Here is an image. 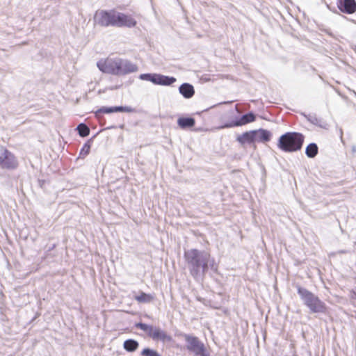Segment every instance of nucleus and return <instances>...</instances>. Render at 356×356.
I'll return each instance as SVG.
<instances>
[{
	"instance_id": "nucleus-9",
	"label": "nucleus",
	"mask_w": 356,
	"mask_h": 356,
	"mask_svg": "<svg viewBox=\"0 0 356 356\" xmlns=\"http://www.w3.org/2000/svg\"><path fill=\"white\" fill-rule=\"evenodd\" d=\"M117 112L124 113H134L135 109L131 106H113V107H105L103 106L99 108L95 113V117L99 118L101 114H108Z\"/></svg>"
},
{
	"instance_id": "nucleus-3",
	"label": "nucleus",
	"mask_w": 356,
	"mask_h": 356,
	"mask_svg": "<svg viewBox=\"0 0 356 356\" xmlns=\"http://www.w3.org/2000/svg\"><path fill=\"white\" fill-rule=\"evenodd\" d=\"M297 290L304 304L312 312L325 313L327 312V306L325 302L312 292L301 286H298Z\"/></svg>"
},
{
	"instance_id": "nucleus-23",
	"label": "nucleus",
	"mask_w": 356,
	"mask_h": 356,
	"mask_svg": "<svg viewBox=\"0 0 356 356\" xmlns=\"http://www.w3.org/2000/svg\"><path fill=\"white\" fill-rule=\"evenodd\" d=\"M142 356H161L159 353L150 348H144L141 352Z\"/></svg>"
},
{
	"instance_id": "nucleus-8",
	"label": "nucleus",
	"mask_w": 356,
	"mask_h": 356,
	"mask_svg": "<svg viewBox=\"0 0 356 356\" xmlns=\"http://www.w3.org/2000/svg\"><path fill=\"white\" fill-rule=\"evenodd\" d=\"M18 163L15 156L6 147L0 148V167L4 169H14Z\"/></svg>"
},
{
	"instance_id": "nucleus-2",
	"label": "nucleus",
	"mask_w": 356,
	"mask_h": 356,
	"mask_svg": "<svg viewBox=\"0 0 356 356\" xmlns=\"http://www.w3.org/2000/svg\"><path fill=\"white\" fill-rule=\"evenodd\" d=\"M305 136L298 132H287L282 135L277 142V147L286 152H293L301 149Z\"/></svg>"
},
{
	"instance_id": "nucleus-16",
	"label": "nucleus",
	"mask_w": 356,
	"mask_h": 356,
	"mask_svg": "<svg viewBox=\"0 0 356 356\" xmlns=\"http://www.w3.org/2000/svg\"><path fill=\"white\" fill-rule=\"evenodd\" d=\"M179 92L185 98L189 99L194 95L195 90L192 85L189 83H183L179 87Z\"/></svg>"
},
{
	"instance_id": "nucleus-13",
	"label": "nucleus",
	"mask_w": 356,
	"mask_h": 356,
	"mask_svg": "<svg viewBox=\"0 0 356 356\" xmlns=\"http://www.w3.org/2000/svg\"><path fill=\"white\" fill-rule=\"evenodd\" d=\"M255 142L266 143L270 140L272 134L270 131L260 129L258 130H254Z\"/></svg>"
},
{
	"instance_id": "nucleus-10",
	"label": "nucleus",
	"mask_w": 356,
	"mask_h": 356,
	"mask_svg": "<svg viewBox=\"0 0 356 356\" xmlns=\"http://www.w3.org/2000/svg\"><path fill=\"white\" fill-rule=\"evenodd\" d=\"M137 24L136 19L131 15L118 13L116 27H135Z\"/></svg>"
},
{
	"instance_id": "nucleus-25",
	"label": "nucleus",
	"mask_w": 356,
	"mask_h": 356,
	"mask_svg": "<svg viewBox=\"0 0 356 356\" xmlns=\"http://www.w3.org/2000/svg\"><path fill=\"white\" fill-rule=\"evenodd\" d=\"M90 150V145L86 143L81 149V154L87 155L89 154Z\"/></svg>"
},
{
	"instance_id": "nucleus-18",
	"label": "nucleus",
	"mask_w": 356,
	"mask_h": 356,
	"mask_svg": "<svg viewBox=\"0 0 356 356\" xmlns=\"http://www.w3.org/2000/svg\"><path fill=\"white\" fill-rule=\"evenodd\" d=\"M134 299L139 303H149L154 300V297L152 294L140 292L138 296L134 297Z\"/></svg>"
},
{
	"instance_id": "nucleus-21",
	"label": "nucleus",
	"mask_w": 356,
	"mask_h": 356,
	"mask_svg": "<svg viewBox=\"0 0 356 356\" xmlns=\"http://www.w3.org/2000/svg\"><path fill=\"white\" fill-rule=\"evenodd\" d=\"M255 119H256L255 115L252 113H249L243 115L241 118L239 122L236 124L237 125L246 124L248 123L254 122L255 120Z\"/></svg>"
},
{
	"instance_id": "nucleus-19",
	"label": "nucleus",
	"mask_w": 356,
	"mask_h": 356,
	"mask_svg": "<svg viewBox=\"0 0 356 356\" xmlns=\"http://www.w3.org/2000/svg\"><path fill=\"white\" fill-rule=\"evenodd\" d=\"M138 343L134 339H127L124 342V348L129 352H134L138 348Z\"/></svg>"
},
{
	"instance_id": "nucleus-12",
	"label": "nucleus",
	"mask_w": 356,
	"mask_h": 356,
	"mask_svg": "<svg viewBox=\"0 0 356 356\" xmlns=\"http://www.w3.org/2000/svg\"><path fill=\"white\" fill-rule=\"evenodd\" d=\"M119 63L118 75H125L138 70V66L129 60L119 58Z\"/></svg>"
},
{
	"instance_id": "nucleus-20",
	"label": "nucleus",
	"mask_w": 356,
	"mask_h": 356,
	"mask_svg": "<svg viewBox=\"0 0 356 356\" xmlns=\"http://www.w3.org/2000/svg\"><path fill=\"white\" fill-rule=\"evenodd\" d=\"M318 148L316 144L310 143L306 147L305 153L309 158H314L318 154Z\"/></svg>"
},
{
	"instance_id": "nucleus-14",
	"label": "nucleus",
	"mask_w": 356,
	"mask_h": 356,
	"mask_svg": "<svg viewBox=\"0 0 356 356\" xmlns=\"http://www.w3.org/2000/svg\"><path fill=\"white\" fill-rule=\"evenodd\" d=\"M254 132L253 131H249L238 135L236 138V140L241 145L251 144L255 143Z\"/></svg>"
},
{
	"instance_id": "nucleus-1",
	"label": "nucleus",
	"mask_w": 356,
	"mask_h": 356,
	"mask_svg": "<svg viewBox=\"0 0 356 356\" xmlns=\"http://www.w3.org/2000/svg\"><path fill=\"white\" fill-rule=\"evenodd\" d=\"M184 258L189 266L191 275L197 278L200 273L203 275L208 270L209 264L213 262L210 253L191 249L184 252Z\"/></svg>"
},
{
	"instance_id": "nucleus-4",
	"label": "nucleus",
	"mask_w": 356,
	"mask_h": 356,
	"mask_svg": "<svg viewBox=\"0 0 356 356\" xmlns=\"http://www.w3.org/2000/svg\"><path fill=\"white\" fill-rule=\"evenodd\" d=\"M118 13L115 9L97 10L94 15L95 23L100 26H116Z\"/></svg>"
},
{
	"instance_id": "nucleus-11",
	"label": "nucleus",
	"mask_w": 356,
	"mask_h": 356,
	"mask_svg": "<svg viewBox=\"0 0 356 356\" xmlns=\"http://www.w3.org/2000/svg\"><path fill=\"white\" fill-rule=\"evenodd\" d=\"M337 8L346 14L352 15L356 12L355 0H337Z\"/></svg>"
},
{
	"instance_id": "nucleus-7",
	"label": "nucleus",
	"mask_w": 356,
	"mask_h": 356,
	"mask_svg": "<svg viewBox=\"0 0 356 356\" xmlns=\"http://www.w3.org/2000/svg\"><path fill=\"white\" fill-rule=\"evenodd\" d=\"M119 64V58H106L100 60L97 63V67L104 73L118 75Z\"/></svg>"
},
{
	"instance_id": "nucleus-6",
	"label": "nucleus",
	"mask_w": 356,
	"mask_h": 356,
	"mask_svg": "<svg viewBox=\"0 0 356 356\" xmlns=\"http://www.w3.org/2000/svg\"><path fill=\"white\" fill-rule=\"evenodd\" d=\"M184 339L187 343L188 350L198 356H209L204 343L197 337L185 334Z\"/></svg>"
},
{
	"instance_id": "nucleus-24",
	"label": "nucleus",
	"mask_w": 356,
	"mask_h": 356,
	"mask_svg": "<svg viewBox=\"0 0 356 356\" xmlns=\"http://www.w3.org/2000/svg\"><path fill=\"white\" fill-rule=\"evenodd\" d=\"M154 74H143L140 76V78L143 80H147L152 82Z\"/></svg>"
},
{
	"instance_id": "nucleus-5",
	"label": "nucleus",
	"mask_w": 356,
	"mask_h": 356,
	"mask_svg": "<svg viewBox=\"0 0 356 356\" xmlns=\"http://www.w3.org/2000/svg\"><path fill=\"white\" fill-rule=\"evenodd\" d=\"M136 327L144 331L149 337L154 341L165 342L172 340V337L170 335L158 327H154L143 323H137Z\"/></svg>"
},
{
	"instance_id": "nucleus-22",
	"label": "nucleus",
	"mask_w": 356,
	"mask_h": 356,
	"mask_svg": "<svg viewBox=\"0 0 356 356\" xmlns=\"http://www.w3.org/2000/svg\"><path fill=\"white\" fill-rule=\"evenodd\" d=\"M77 130L79 131V135L82 137H86L88 136L90 134L89 128L84 124H80L77 127Z\"/></svg>"
},
{
	"instance_id": "nucleus-17",
	"label": "nucleus",
	"mask_w": 356,
	"mask_h": 356,
	"mask_svg": "<svg viewBox=\"0 0 356 356\" xmlns=\"http://www.w3.org/2000/svg\"><path fill=\"white\" fill-rule=\"evenodd\" d=\"M177 124L180 128L184 129L186 128L193 127L195 124V121L193 118L182 117L178 119Z\"/></svg>"
},
{
	"instance_id": "nucleus-15",
	"label": "nucleus",
	"mask_w": 356,
	"mask_h": 356,
	"mask_svg": "<svg viewBox=\"0 0 356 356\" xmlns=\"http://www.w3.org/2000/svg\"><path fill=\"white\" fill-rule=\"evenodd\" d=\"M176 79L174 77H170L161 74H154V79H152V83L157 85L162 86H170L175 82Z\"/></svg>"
}]
</instances>
